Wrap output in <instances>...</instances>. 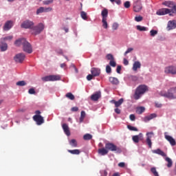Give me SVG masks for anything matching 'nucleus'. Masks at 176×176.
Masks as SVG:
<instances>
[{
    "mask_svg": "<svg viewBox=\"0 0 176 176\" xmlns=\"http://www.w3.org/2000/svg\"><path fill=\"white\" fill-rule=\"evenodd\" d=\"M142 10V4L141 3V0H137L133 3V11L136 13L141 12Z\"/></svg>",
    "mask_w": 176,
    "mask_h": 176,
    "instance_id": "9d476101",
    "label": "nucleus"
},
{
    "mask_svg": "<svg viewBox=\"0 0 176 176\" xmlns=\"http://www.w3.org/2000/svg\"><path fill=\"white\" fill-rule=\"evenodd\" d=\"M118 28H119V24L116 23H114L112 25V29L114 30V31H116V30H118Z\"/></svg>",
    "mask_w": 176,
    "mask_h": 176,
    "instance_id": "603ef678",
    "label": "nucleus"
},
{
    "mask_svg": "<svg viewBox=\"0 0 176 176\" xmlns=\"http://www.w3.org/2000/svg\"><path fill=\"white\" fill-rule=\"evenodd\" d=\"M14 45L16 46H21L22 45L23 52H25V53H28V54H31V53H32V46L24 38L16 40L14 42Z\"/></svg>",
    "mask_w": 176,
    "mask_h": 176,
    "instance_id": "f257e3e1",
    "label": "nucleus"
},
{
    "mask_svg": "<svg viewBox=\"0 0 176 176\" xmlns=\"http://www.w3.org/2000/svg\"><path fill=\"white\" fill-rule=\"evenodd\" d=\"M143 112H145V107H140L137 109V113L139 115H141V113H143Z\"/></svg>",
    "mask_w": 176,
    "mask_h": 176,
    "instance_id": "c9c22d12",
    "label": "nucleus"
},
{
    "mask_svg": "<svg viewBox=\"0 0 176 176\" xmlns=\"http://www.w3.org/2000/svg\"><path fill=\"white\" fill-rule=\"evenodd\" d=\"M118 167H120L121 168H124V167H126V164L124 162H120L118 164Z\"/></svg>",
    "mask_w": 176,
    "mask_h": 176,
    "instance_id": "5fc2aeb1",
    "label": "nucleus"
},
{
    "mask_svg": "<svg viewBox=\"0 0 176 176\" xmlns=\"http://www.w3.org/2000/svg\"><path fill=\"white\" fill-rule=\"evenodd\" d=\"M80 16L83 20H87V14L85 11L80 12Z\"/></svg>",
    "mask_w": 176,
    "mask_h": 176,
    "instance_id": "58836bf2",
    "label": "nucleus"
},
{
    "mask_svg": "<svg viewBox=\"0 0 176 176\" xmlns=\"http://www.w3.org/2000/svg\"><path fill=\"white\" fill-rule=\"evenodd\" d=\"M45 25L43 23H39L36 26H33L32 28L33 35H38L41 32L43 31Z\"/></svg>",
    "mask_w": 176,
    "mask_h": 176,
    "instance_id": "423d86ee",
    "label": "nucleus"
},
{
    "mask_svg": "<svg viewBox=\"0 0 176 176\" xmlns=\"http://www.w3.org/2000/svg\"><path fill=\"white\" fill-rule=\"evenodd\" d=\"M106 72L107 74H111L112 72V69L111 68V66H109V65L106 66Z\"/></svg>",
    "mask_w": 176,
    "mask_h": 176,
    "instance_id": "de8ad7c7",
    "label": "nucleus"
},
{
    "mask_svg": "<svg viewBox=\"0 0 176 176\" xmlns=\"http://www.w3.org/2000/svg\"><path fill=\"white\" fill-rule=\"evenodd\" d=\"M101 98V92L98 91L91 96V100L92 101H98V99Z\"/></svg>",
    "mask_w": 176,
    "mask_h": 176,
    "instance_id": "6ab92c4d",
    "label": "nucleus"
},
{
    "mask_svg": "<svg viewBox=\"0 0 176 176\" xmlns=\"http://www.w3.org/2000/svg\"><path fill=\"white\" fill-rule=\"evenodd\" d=\"M156 14H157V16H164L166 14H169V16H174V14L171 13V11L168 8H161L156 12Z\"/></svg>",
    "mask_w": 176,
    "mask_h": 176,
    "instance_id": "1a4fd4ad",
    "label": "nucleus"
},
{
    "mask_svg": "<svg viewBox=\"0 0 176 176\" xmlns=\"http://www.w3.org/2000/svg\"><path fill=\"white\" fill-rule=\"evenodd\" d=\"M131 5L130 4V1H127L124 3V6L126 9H129Z\"/></svg>",
    "mask_w": 176,
    "mask_h": 176,
    "instance_id": "8fccbe9b",
    "label": "nucleus"
},
{
    "mask_svg": "<svg viewBox=\"0 0 176 176\" xmlns=\"http://www.w3.org/2000/svg\"><path fill=\"white\" fill-rule=\"evenodd\" d=\"M107 60H110V61L115 60V58H113V55L111 54H109L107 55Z\"/></svg>",
    "mask_w": 176,
    "mask_h": 176,
    "instance_id": "09e8293b",
    "label": "nucleus"
},
{
    "mask_svg": "<svg viewBox=\"0 0 176 176\" xmlns=\"http://www.w3.org/2000/svg\"><path fill=\"white\" fill-rule=\"evenodd\" d=\"M62 127H63L64 133L66 134V135L69 137V135H71V132L69 131V127L68 126V125L67 124H63L62 125Z\"/></svg>",
    "mask_w": 176,
    "mask_h": 176,
    "instance_id": "5701e85b",
    "label": "nucleus"
},
{
    "mask_svg": "<svg viewBox=\"0 0 176 176\" xmlns=\"http://www.w3.org/2000/svg\"><path fill=\"white\" fill-rule=\"evenodd\" d=\"M60 79H61V77L58 75H50L43 77L42 80L44 82H54L56 80H60Z\"/></svg>",
    "mask_w": 176,
    "mask_h": 176,
    "instance_id": "0eeeda50",
    "label": "nucleus"
},
{
    "mask_svg": "<svg viewBox=\"0 0 176 176\" xmlns=\"http://www.w3.org/2000/svg\"><path fill=\"white\" fill-rule=\"evenodd\" d=\"M54 0H47L43 1V5H50V3H53Z\"/></svg>",
    "mask_w": 176,
    "mask_h": 176,
    "instance_id": "864d4df0",
    "label": "nucleus"
},
{
    "mask_svg": "<svg viewBox=\"0 0 176 176\" xmlns=\"http://www.w3.org/2000/svg\"><path fill=\"white\" fill-rule=\"evenodd\" d=\"M13 39V36H8L4 38H1V41L5 42L6 41H12Z\"/></svg>",
    "mask_w": 176,
    "mask_h": 176,
    "instance_id": "4c0bfd02",
    "label": "nucleus"
},
{
    "mask_svg": "<svg viewBox=\"0 0 176 176\" xmlns=\"http://www.w3.org/2000/svg\"><path fill=\"white\" fill-rule=\"evenodd\" d=\"M176 93V87L170 88L167 92H160V96L166 97L170 100H175L176 97L174 95Z\"/></svg>",
    "mask_w": 176,
    "mask_h": 176,
    "instance_id": "7ed1b4c3",
    "label": "nucleus"
},
{
    "mask_svg": "<svg viewBox=\"0 0 176 176\" xmlns=\"http://www.w3.org/2000/svg\"><path fill=\"white\" fill-rule=\"evenodd\" d=\"M175 28H176V21H169L168 23V30H175Z\"/></svg>",
    "mask_w": 176,
    "mask_h": 176,
    "instance_id": "aec40b11",
    "label": "nucleus"
},
{
    "mask_svg": "<svg viewBox=\"0 0 176 176\" xmlns=\"http://www.w3.org/2000/svg\"><path fill=\"white\" fill-rule=\"evenodd\" d=\"M114 2H116V3H117V5H122L121 0H114Z\"/></svg>",
    "mask_w": 176,
    "mask_h": 176,
    "instance_id": "69168bd1",
    "label": "nucleus"
},
{
    "mask_svg": "<svg viewBox=\"0 0 176 176\" xmlns=\"http://www.w3.org/2000/svg\"><path fill=\"white\" fill-rule=\"evenodd\" d=\"M71 111L72 112H78V111H79V108H78V107H74L71 109Z\"/></svg>",
    "mask_w": 176,
    "mask_h": 176,
    "instance_id": "bf43d9fd",
    "label": "nucleus"
},
{
    "mask_svg": "<svg viewBox=\"0 0 176 176\" xmlns=\"http://www.w3.org/2000/svg\"><path fill=\"white\" fill-rule=\"evenodd\" d=\"M114 111L116 112V113H118V115H120V113L122 112L121 110L116 107L115 109H114Z\"/></svg>",
    "mask_w": 176,
    "mask_h": 176,
    "instance_id": "680f3d73",
    "label": "nucleus"
},
{
    "mask_svg": "<svg viewBox=\"0 0 176 176\" xmlns=\"http://www.w3.org/2000/svg\"><path fill=\"white\" fill-rule=\"evenodd\" d=\"M151 173H153V175L159 176V173L156 170V168H151Z\"/></svg>",
    "mask_w": 176,
    "mask_h": 176,
    "instance_id": "c03bdc74",
    "label": "nucleus"
},
{
    "mask_svg": "<svg viewBox=\"0 0 176 176\" xmlns=\"http://www.w3.org/2000/svg\"><path fill=\"white\" fill-rule=\"evenodd\" d=\"M150 34H151V36H155L156 35H157V30H151L150 31Z\"/></svg>",
    "mask_w": 176,
    "mask_h": 176,
    "instance_id": "49530a36",
    "label": "nucleus"
},
{
    "mask_svg": "<svg viewBox=\"0 0 176 176\" xmlns=\"http://www.w3.org/2000/svg\"><path fill=\"white\" fill-rule=\"evenodd\" d=\"M102 27L103 28H108V22H107V19H102Z\"/></svg>",
    "mask_w": 176,
    "mask_h": 176,
    "instance_id": "ea45409f",
    "label": "nucleus"
},
{
    "mask_svg": "<svg viewBox=\"0 0 176 176\" xmlns=\"http://www.w3.org/2000/svg\"><path fill=\"white\" fill-rule=\"evenodd\" d=\"M101 15L102 19H107V17H108V10L107 8H104L101 12Z\"/></svg>",
    "mask_w": 176,
    "mask_h": 176,
    "instance_id": "c85d7f7f",
    "label": "nucleus"
},
{
    "mask_svg": "<svg viewBox=\"0 0 176 176\" xmlns=\"http://www.w3.org/2000/svg\"><path fill=\"white\" fill-rule=\"evenodd\" d=\"M29 94H35V89L34 88H31L28 91Z\"/></svg>",
    "mask_w": 176,
    "mask_h": 176,
    "instance_id": "13d9d810",
    "label": "nucleus"
},
{
    "mask_svg": "<svg viewBox=\"0 0 176 176\" xmlns=\"http://www.w3.org/2000/svg\"><path fill=\"white\" fill-rule=\"evenodd\" d=\"M33 120L35 122H36V124L38 126H41V124H43L45 123V120L43 119V117L41 115H35L33 116Z\"/></svg>",
    "mask_w": 176,
    "mask_h": 176,
    "instance_id": "f8f14e48",
    "label": "nucleus"
},
{
    "mask_svg": "<svg viewBox=\"0 0 176 176\" xmlns=\"http://www.w3.org/2000/svg\"><path fill=\"white\" fill-rule=\"evenodd\" d=\"M120 71H122V66L118 65L116 69L117 74H120Z\"/></svg>",
    "mask_w": 176,
    "mask_h": 176,
    "instance_id": "052dcab7",
    "label": "nucleus"
},
{
    "mask_svg": "<svg viewBox=\"0 0 176 176\" xmlns=\"http://www.w3.org/2000/svg\"><path fill=\"white\" fill-rule=\"evenodd\" d=\"M0 50L1 52H6V50H8V43H5V41H2L1 40L0 43Z\"/></svg>",
    "mask_w": 176,
    "mask_h": 176,
    "instance_id": "4be33fe9",
    "label": "nucleus"
},
{
    "mask_svg": "<svg viewBox=\"0 0 176 176\" xmlns=\"http://www.w3.org/2000/svg\"><path fill=\"white\" fill-rule=\"evenodd\" d=\"M27 85V82L24 80L18 81L16 82V86H25Z\"/></svg>",
    "mask_w": 176,
    "mask_h": 176,
    "instance_id": "79ce46f5",
    "label": "nucleus"
},
{
    "mask_svg": "<svg viewBox=\"0 0 176 176\" xmlns=\"http://www.w3.org/2000/svg\"><path fill=\"white\" fill-rule=\"evenodd\" d=\"M162 5L167 6V8H172L170 10V13H172V14H176V4L174 1H164L162 3Z\"/></svg>",
    "mask_w": 176,
    "mask_h": 176,
    "instance_id": "39448f33",
    "label": "nucleus"
},
{
    "mask_svg": "<svg viewBox=\"0 0 176 176\" xmlns=\"http://www.w3.org/2000/svg\"><path fill=\"white\" fill-rule=\"evenodd\" d=\"M111 104H114L116 108H119L123 102H124V99L120 98L118 101H116L115 100H111Z\"/></svg>",
    "mask_w": 176,
    "mask_h": 176,
    "instance_id": "f3484780",
    "label": "nucleus"
},
{
    "mask_svg": "<svg viewBox=\"0 0 176 176\" xmlns=\"http://www.w3.org/2000/svg\"><path fill=\"white\" fill-rule=\"evenodd\" d=\"M94 76L93 74H89L87 76V80H91V79H93V77Z\"/></svg>",
    "mask_w": 176,
    "mask_h": 176,
    "instance_id": "e2e57ef3",
    "label": "nucleus"
},
{
    "mask_svg": "<svg viewBox=\"0 0 176 176\" xmlns=\"http://www.w3.org/2000/svg\"><path fill=\"white\" fill-rule=\"evenodd\" d=\"M69 145H71L72 148H76L78 146V142H76V140L72 139L69 141Z\"/></svg>",
    "mask_w": 176,
    "mask_h": 176,
    "instance_id": "7c9ffc66",
    "label": "nucleus"
},
{
    "mask_svg": "<svg viewBox=\"0 0 176 176\" xmlns=\"http://www.w3.org/2000/svg\"><path fill=\"white\" fill-rule=\"evenodd\" d=\"M165 140L169 142L171 146H175L176 142L174 138L171 137L170 135H167V133H164Z\"/></svg>",
    "mask_w": 176,
    "mask_h": 176,
    "instance_id": "4468645a",
    "label": "nucleus"
},
{
    "mask_svg": "<svg viewBox=\"0 0 176 176\" xmlns=\"http://www.w3.org/2000/svg\"><path fill=\"white\" fill-rule=\"evenodd\" d=\"M136 28L138 30V31H148V28L141 25H137Z\"/></svg>",
    "mask_w": 176,
    "mask_h": 176,
    "instance_id": "e433bc0d",
    "label": "nucleus"
},
{
    "mask_svg": "<svg viewBox=\"0 0 176 176\" xmlns=\"http://www.w3.org/2000/svg\"><path fill=\"white\" fill-rule=\"evenodd\" d=\"M25 60V54L19 53L14 56V61L18 64H21Z\"/></svg>",
    "mask_w": 176,
    "mask_h": 176,
    "instance_id": "6e6552de",
    "label": "nucleus"
},
{
    "mask_svg": "<svg viewBox=\"0 0 176 176\" xmlns=\"http://www.w3.org/2000/svg\"><path fill=\"white\" fill-rule=\"evenodd\" d=\"M142 20H144V18L141 15L135 17V21H137V23H140Z\"/></svg>",
    "mask_w": 176,
    "mask_h": 176,
    "instance_id": "37998d69",
    "label": "nucleus"
},
{
    "mask_svg": "<svg viewBox=\"0 0 176 176\" xmlns=\"http://www.w3.org/2000/svg\"><path fill=\"white\" fill-rule=\"evenodd\" d=\"M153 153H156L157 155H160V156H163V157H166L167 155H166L163 151H161L160 148H157V150L153 151Z\"/></svg>",
    "mask_w": 176,
    "mask_h": 176,
    "instance_id": "bb28decb",
    "label": "nucleus"
},
{
    "mask_svg": "<svg viewBox=\"0 0 176 176\" xmlns=\"http://www.w3.org/2000/svg\"><path fill=\"white\" fill-rule=\"evenodd\" d=\"M109 80L111 85H114L115 86H118V85H119V79L116 77H109Z\"/></svg>",
    "mask_w": 176,
    "mask_h": 176,
    "instance_id": "b1692460",
    "label": "nucleus"
},
{
    "mask_svg": "<svg viewBox=\"0 0 176 176\" xmlns=\"http://www.w3.org/2000/svg\"><path fill=\"white\" fill-rule=\"evenodd\" d=\"M124 65H129V60L126 58H124Z\"/></svg>",
    "mask_w": 176,
    "mask_h": 176,
    "instance_id": "774afa93",
    "label": "nucleus"
},
{
    "mask_svg": "<svg viewBox=\"0 0 176 176\" xmlns=\"http://www.w3.org/2000/svg\"><path fill=\"white\" fill-rule=\"evenodd\" d=\"M146 91H148V87L146 85H139L135 89L133 97L135 100H140L141 96L145 94Z\"/></svg>",
    "mask_w": 176,
    "mask_h": 176,
    "instance_id": "f03ea898",
    "label": "nucleus"
},
{
    "mask_svg": "<svg viewBox=\"0 0 176 176\" xmlns=\"http://www.w3.org/2000/svg\"><path fill=\"white\" fill-rule=\"evenodd\" d=\"M91 74H93L94 76H100V74H101V69L97 67H92L91 69Z\"/></svg>",
    "mask_w": 176,
    "mask_h": 176,
    "instance_id": "dca6fc26",
    "label": "nucleus"
},
{
    "mask_svg": "<svg viewBox=\"0 0 176 176\" xmlns=\"http://www.w3.org/2000/svg\"><path fill=\"white\" fill-rule=\"evenodd\" d=\"M91 138H93V135H90L89 133H87V134L84 135V136H83V139L85 141H89V140H91Z\"/></svg>",
    "mask_w": 176,
    "mask_h": 176,
    "instance_id": "72a5a7b5",
    "label": "nucleus"
},
{
    "mask_svg": "<svg viewBox=\"0 0 176 176\" xmlns=\"http://www.w3.org/2000/svg\"><path fill=\"white\" fill-rule=\"evenodd\" d=\"M108 152L109 151L107 148H102L98 150V153H99V155H101V156H105V155H108Z\"/></svg>",
    "mask_w": 176,
    "mask_h": 176,
    "instance_id": "393cba45",
    "label": "nucleus"
},
{
    "mask_svg": "<svg viewBox=\"0 0 176 176\" xmlns=\"http://www.w3.org/2000/svg\"><path fill=\"white\" fill-rule=\"evenodd\" d=\"M127 129H129V130H130L131 131H138V129L131 125H128Z\"/></svg>",
    "mask_w": 176,
    "mask_h": 176,
    "instance_id": "a19ab883",
    "label": "nucleus"
},
{
    "mask_svg": "<svg viewBox=\"0 0 176 176\" xmlns=\"http://www.w3.org/2000/svg\"><path fill=\"white\" fill-rule=\"evenodd\" d=\"M13 27V22L12 21H8L4 26H3V30L4 31H9L10 28Z\"/></svg>",
    "mask_w": 176,
    "mask_h": 176,
    "instance_id": "a211bd4d",
    "label": "nucleus"
},
{
    "mask_svg": "<svg viewBox=\"0 0 176 176\" xmlns=\"http://www.w3.org/2000/svg\"><path fill=\"white\" fill-rule=\"evenodd\" d=\"M166 162H168L167 167L170 168L173 166V160L170 159V157H167L165 159Z\"/></svg>",
    "mask_w": 176,
    "mask_h": 176,
    "instance_id": "f704fd0d",
    "label": "nucleus"
},
{
    "mask_svg": "<svg viewBox=\"0 0 176 176\" xmlns=\"http://www.w3.org/2000/svg\"><path fill=\"white\" fill-rule=\"evenodd\" d=\"M21 28H29L30 30H32V27H34V22L27 20L23 21L21 25Z\"/></svg>",
    "mask_w": 176,
    "mask_h": 176,
    "instance_id": "9b49d317",
    "label": "nucleus"
},
{
    "mask_svg": "<svg viewBox=\"0 0 176 176\" xmlns=\"http://www.w3.org/2000/svg\"><path fill=\"white\" fill-rule=\"evenodd\" d=\"M130 120H132V122H134L135 120V116L134 114H131L129 116Z\"/></svg>",
    "mask_w": 176,
    "mask_h": 176,
    "instance_id": "4d7b16f0",
    "label": "nucleus"
},
{
    "mask_svg": "<svg viewBox=\"0 0 176 176\" xmlns=\"http://www.w3.org/2000/svg\"><path fill=\"white\" fill-rule=\"evenodd\" d=\"M104 148L107 149L108 152H109V151L111 152H118L119 153L122 152V150L120 149V148L118 147L113 143H111V142L106 143Z\"/></svg>",
    "mask_w": 176,
    "mask_h": 176,
    "instance_id": "20e7f679",
    "label": "nucleus"
},
{
    "mask_svg": "<svg viewBox=\"0 0 176 176\" xmlns=\"http://www.w3.org/2000/svg\"><path fill=\"white\" fill-rule=\"evenodd\" d=\"M157 115L156 113H151L149 116H147L144 118V122H149V120H152V119H155V118H157Z\"/></svg>",
    "mask_w": 176,
    "mask_h": 176,
    "instance_id": "412c9836",
    "label": "nucleus"
},
{
    "mask_svg": "<svg viewBox=\"0 0 176 176\" xmlns=\"http://www.w3.org/2000/svg\"><path fill=\"white\" fill-rule=\"evenodd\" d=\"M142 137V133H140L139 135H133L132 137V140L135 144H138L140 142V138Z\"/></svg>",
    "mask_w": 176,
    "mask_h": 176,
    "instance_id": "a878e982",
    "label": "nucleus"
},
{
    "mask_svg": "<svg viewBox=\"0 0 176 176\" xmlns=\"http://www.w3.org/2000/svg\"><path fill=\"white\" fill-rule=\"evenodd\" d=\"M85 118H86V112H85V111H82L80 117V123H82L83 120H85Z\"/></svg>",
    "mask_w": 176,
    "mask_h": 176,
    "instance_id": "473e14b6",
    "label": "nucleus"
},
{
    "mask_svg": "<svg viewBox=\"0 0 176 176\" xmlns=\"http://www.w3.org/2000/svg\"><path fill=\"white\" fill-rule=\"evenodd\" d=\"M45 12V8L43 7H40L37 11H36V14H39L40 13H43Z\"/></svg>",
    "mask_w": 176,
    "mask_h": 176,
    "instance_id": "a18cd8bd",
    "label": "nucleus"
},
{
    "mask_svg": "<svg viewBox=\"0 0 176 176\" xmlns=\"http://www.w3.org/2000/svg\"><path fill=\"white\" fill-rule=\"evenodd\" d=\"M146 142L148 146V148H152V140H151V138H152V135H153V132H148L146 134Z\"/></svg>",
    "mask_w": 176,
    "mask_h": 176,
    "instance_id": "2eb2a0df",
    "label": "nucleus"
},
{
    "mask_svg": "<svg viewBox=\"0 0 176 176\" xmlns=\"http://www.w3.org/2000/svg\"><path fill=\"white\" fill-rule=\"evenodd\" d=\"M138 68H141V63L140 61H135L133 65V71H137Z\"/></svg>",
    "mask_w": 176,
    "mask_h": 176,
    "instance_id": "cd10ccee",
    "label": "nucleus"
},
{
    "mask_svg": "<svg viewBox=\"0 0 176 176\" xmlns=\"http://www.w3.org/2000/svg\"><path fill=\"white\" fill-rule=\"evenodd\" d=\"M109 65L113 67H116V62L115 61V59H113V60H110Z\"/></svg>",
    "mask_w": 176,
    "mask_h": 176,
    "instance_id": "3c124183",
    "label": "nucleus"
},
{
    "mask_svg": "<svg viewBox=\"0 0 176 176\" xmlns=\"http://www.w3.org/2000/svg\"><path fill=\"white\" fill-rule=\"evenodd\" d=\"M133 50H134V49L128 48L127 50L124 52V56H126L127 54H129V53H131V52H133Z\"/></svg>",
    "mask_w": 176,
    "mask_h": 176,
    "instance_id": "6e6d98bb",
    "label": "nucleus"
},
{
    "mask_svg": "<svg viewBox=\"0 0 176 176\" xmlns=\"http://www.w3.org/2000/svg\"><path fill=\"white\" fill-rule=\"evenodd\" d=\"M155 107L156 108H162V104L155 102Z\"/></svg>",
    "mask_w": 176,
    "mask_h": 176,
    "instance_id": "338daca9",
    "label": "nucleus"
},
{
    "mask_svg": "<svg viewBox=\"0 0 176 176\" xmlns=\"http://www.w3.org/2000/svg\"><path fill=\"white\" fill-rule=\"evenodd\" d=\"M52 8L50 7L44 8V12H52Z\"/></svg>",
    "mask_w": 176,
    "mask_h": 176,
    "instance_id": "0e129e2a",
    "label": "nucleus"
},
{
    "mask_svg": "<svg viewBox=\"0 0 176 176\" xmlns=\"http://www.w3.org/2000/svg\"><path fill=\"white\" fill-rule=\"evenodd\" d=\"M67 152H69V153H71L72 155H80V150H79V149L67 150Z\"/></svg>",
    "mask_w": 176,
    "mask_h": 176,
    "instance_id": "c756f323",
    "label": "nucleus"
},
{
    "mask_svg": "<svg viewBox=\"0 0 176 176\" xmlns=\"http://www.w3.org/2000/svg\"><path fill=\"white\" fill-rule=\"evenodd\" d=\"M65 97L67 98H69V100H75V96H74V94H72V93L71 92H68L67 94H66Z\"/></svg>",
    "mask_w": 176,
    "mask_h": 176,
    "instance_id": "2f4dec72",
    "label": "nucleus"
},
{
    "mask_svg": "<svg viewBox=\"0 0 176 176\" xmlns=\"http://www.w3.org/2000/svg\"><path fill=\"white\" fill-rule=\"evenodd\" d=\"M165 74H170L171 75H176V67L175 66H168L165 67Z\"/></svg>",
    "mask_w": 176,
    "mask_h": 176,
    "instance_id": "ddd939ff",
    "label": "nucleus"
}]
</instances>
